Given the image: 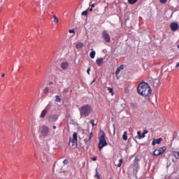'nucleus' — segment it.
Instances as JSON below:
<instances>
[{
	"instance_id": "nucleus-27",
	"label": "nucleus",
	"mask_w": 179,
	"mask_h": 179,
	"mask_svg": "<svg viewBox=\"0 0 179 179\" xmlns=\"http://www.w3.org/2000/svg\"><path fill=\"white\" fill-rule=\"evenodd\" d=\"M108 90L109 93H112V96L114 95V92H113V88H111V87H108Z\"/></svg>"
},
{
	"instance_id": "nucleus-38",
	"label": "nucleus",
	"mask_w": 179,
	"mask_h": 179,
	"mask_svg": "<svg viewBox=\"0 0 179 179\" xmlns=\"http://www.w3.org/2000/svg\"><path fill=\"white\" fill-rule=\"evenodd\" d=\"M52 1V0H45V3H48Z\"/></svg>"
},
{
	"instance_id": "nucleus-9",
	"label": "nucleus",
	"mask_w": 179,
	"mask_h": 179,
	"mask_svg": "<svg viewBox=\"0 0 179 179\" xmlns=\"http://www.w3.org/2000/svg\"><path fill=\"white\" fill-rule=\"evenodd\" d=\"M84 142L85 143V145L83 146V149H84L85 150H87L89 149V146H90V140L85 138L84 140Z\"/></svg>"
},
{
	"instance_id": "nucleus-44",
	"label": "nucleus",
	"mask_w": 179,
	"mask_h": 179,
	"mask_svg": "<svg viewBox=\"0 0 179 179\" xmlns=\"http://www.w3.org/2000/svg\"><path fill=\"white\" fill-rule=\"evenodd\" d=\"M94 6H95V4H94V3H92V4L91 5V8H94Z\"/></svg>"
},
{
	"instance_id": "nucleus-24",
	"label": "nucleus",
	"mask_w": 179,
	"mask_h": 179,
	"mask_svg": "<svg viewBox=\"0 0 179 179\" xmlns=\"http://www.w3.org/2000/svg\"><path fill=\"white\" fill-rule=\"evenodd\" d=\"M95 171H96V174H95V176H94V178H98V179H101V178H100V175H99V172H97V169H96Z\"/></svg>"
},
{
	"instance_id": "nucleus-37",
	"label": "nucleus",
	"mask_w": 179,
	"mask_h": 179,
	"mask_svg": "<svg viewBox=\"0 0 179 179\" xmlns=\"http://www.w3.org/2000/svg\"><path fill=\"white\" fill-rule=\"evenodd\" d=\"M87 73H88V75H90V67L87 69Z\"/></svg>"
},
{
	"instance_id": "nucleus-23",
	"label": "nucleus",
	"mask_w": 179,
	"mask_h": 179,
	"mask_svg": "<svg viewBox=\"0 0 179 179\" xmlns=\"http://www.w3.org/2000/svg\"><path fill=\"white\" fill-rule=\"evenodd\" d=\"M55 101H56L57 103H61V98L59 97V95H57V96H55Z\"/></svg>"
},
{
	"instance_id": "nucleus-29",
	"label": "nucleus",
	"mask_w": 179,
	"mask_h": 179,
	"mask_svg": "<svg viewBox=\"0 0 179 179\" xmlns=\"http://www.w3.org/2000/svg\"><path fill=\"white\" fill-rule=\"evenodd\" d=\"M139 162H141V159L139 158H138V157H136V158L134 159V163L138 164V163H139Z\"/></svg>"
},
{
	"instance_id": "nucleus-45",
	"label": "nucleus",
	"mask_w": 179,
	"mask_h": 179,
	"mask_svg": "<svg viewBox=\"0 0 179 179\" xmlns=\"http://www.w3.org/2000/svg\"><path fill=\"white\" fill-rule=\"evenodd\" d=\"M178 66H179V62H178V63L176 64V68H178Z\"/></svg>"
},
{
	"instance_id": "nucleus-4",
	"label": "nucleus",
	"mask_w": 179,
	"mask_h": 179,
	"mask_svg": "<svg viewBox=\"0 0 179 179\" xmlns=\"http://www.w3.org/2000/svg\"><path fill=\"white\" fill-rule=\"evenodd\" d=\"M99 139V150H101L104 148V146H107V141H106V134H104V131H101Z\"/></svg>"
},
{
	"instance_id": "nucleus-46",
	"label": "nucleus",
	"mask_w": 179,
	"mask_h": 179,
	"mask_svg": "<svg viewBox=\"0 0 179 179\" xmlns=\"http://www.w3.org/2000/svg\"><path fill=\"white\" fill-rule=\"evenodd\" d=\"M94 82H96V79L93 80V81L91 83V85H93Z\"/></svg>"
},
{
	"instance_id": "nucleus-52",
	"label": "nucleus",
	"mask_w": 179,
	"mask_h": 179,
	"mask_svg": "<svg viewBox=\"0 0 179 179\" xmlns=\"http://www.w3.org/2000/svg\"><path fill=\"white\" fill-rule=\"evenodd\" d=\"M178 48H179V45H178Z\"/></svg>"
},
{
	"instance_id": "nucleus-26",
	"label": "nucleus",
	"mask_w": 179,
	"mask_h": 179,
	"mask_svg": "<svg viewBox=\"0 0 179 179\" xmlns=\"http://www.w3.org/2000/svg\"><path fill=\"white\" fill-rule=\"evenodd\" d=\"M48 92H50V88H48V87H46L43 90V93H45V94H47Z\"/></svg>"
},
{
	"instance_id": "nucleus-40",
	"label": "nucleus",
	"mask_w": 179,
	"mask_h": 179,
	"mask_svg": "<svg viewBox=\"0 0 179 179\" xmlns=\"http://www.w3.org/2000/svg\"><path fill=\"white\" fill-rule=\"evenodd\" d=\"M92 135H93V133H91L90 136H89V140L88 141H91L92 139Z\"/></svg>"
},
{
	"instance_id": "nucleus-7",
	"label": "nucleus",
	"mask_w": 179,
	"mask_h": 179,
	"mask_svg": "<svg viewBox=\"0 0 179 179\" xmlns=\"http://www.w3.org/2000/svg\"><path fill=\"white\" fill-rule=\"evenodd\" d=\"M57 120H58V115H55V114H52L50 115L48 117V121L49 122H56Z\"/></svg>"
},
{
	"instance_id": "nucleus-8",
	"label": "nucleus",
	"mask_w": 179,
	"mask_h": 179,
	"mask_svg": "<svg viewBox=\"0 0 179 179\" xmlns=\"http://www.w3.org/2000/svg\"><path fill=\"white\" fill-rule=\"evenodd\" d=\"M103 38L106 41V43H110L111 41V38L110 37V35L106 33V31H103Z\"/></svg>"
},
{
	"instance_id": "nucleus-50",
	"label": "nucleus",
	"mask_w": 179,
	"mask_h": 179,
	"mask_svg": "<svg viewBox=\"0 0 179 179\" xmlns=\"http://www.w3.org/2000/svg\"><path fill=\"white\" fill-rule=\"evenodd\" d=\"M3 77H5V73H3V74L1 75V78H3Z\"/></svg>"
},
{
	"instance_id": "nucleus-30",
	"label": "nucleus",
	"mask_w": 179,
	"mask_h": 179,
	"mask_svg": "<svg viewBox=\"0 0 179 179\" xmlns=\"http://www.w3.org/2000/svg\"><path fill=\"white\" fill-rule=\"evenodd\" d=\"M174 155H175V157L176 159H179V152L178 151L175 152Z\"/></svg>"
},
{
	"instance_id": "nucleus-36",
	"label": "nucleus",
	"mask_w": 179,
	"mask_h": 179,
	"mask_svg": "<svg viewBox=\"0 0 179 179\" xmlns=\"http://www.w3.org/2000/svg\"><path fill=\"white\" fill-rule=\"evenodd\" d=\"M161 3H166L167 0H160Z\"/></svg>"
},
{
	"instance_id": "nucleus-13",
	"label": "nucleus",
	"mask_w": 179,
	"mask_h": 179,
	"mask_svg": "<svg viewBox=\"0 0 179 179\" xmlns=\"http://www.w3.org/2000/svg\"><path fill=\"white\" fill-rule=\"evenodd\" d=\"M122 69H124V64H122L119 67H117L115 72L116 76H118V75H120V72H121Z\"/></svg>"
},
{
	"instance_id": "nucleus-39",
	"label": "nucleus",
	"mask_w": 179,
	"mask_h": 179,
	"mask_svg": "<svg viewBox=\"0 0 179 179\" xmlns=\"http://www.w3.org/2000/svg\"><path fill=\"white\" fill-rule=\"evenodd\" d=\"M69 33L72 34V33H75V30L74 29H70Z\"/></svg>"
},
{
	"instance_id": "nucleus-32",
	"label": "nucleus",
	"mask_w": 179,
	"mask_h": 179,
	"mask_svg": "<svg viewBox=\"0 0 179 179\" xmlns=\"http://www.w3.org/2000/svg\"><path fill=\"white\" fill-rule=\"evenodd\" d=\"M157 85H159V81H157V80H155L154 86H155V87H157Z\"/></svg>"
},
{
	"instance_id": "nucleus-20",
	"label": "nucleus",
	"mask_w": 179,
	"mask_h": 179,
	"mask_svg": "<svg viewBox=\"0 0 179 179\" xmlns=\"http://www.w3.org/2000/svg\"><path fill=\"white\" fill-rule=\"evenodd\" d=\"M96 57V51L93 50L90 53V57L93 59Z\"/></svg>"
},
{
	"instance_id": "nucleus-6",
	"label": "nucleus",
	"mask_w": 179,
	"mask_h": 179,
	"mask_svg": "<svg viewBox=\"0 0 179 179\" xmlns=\"http://www.w3.org/2000/svg\"><path fill=\"white\" fill-rule=\"evenodd\" d=\"M41 134L43 136H48V134H50V128L47 126H43L41 128Z\"/></svg>"
},
{
	"instance_id": "nucleus-11",
	"label": "nucleus",
	"mask_w": 179,
	"mask_h": 179,
	"mask_svg": "<svg viewBox=\"0 0 179 179\" xmlns=\"http://www.w3.org/2000/svg\"><path fill=\"white\" fill-rule=\"evenodd\" d=\"M47 108H48V106L41 112V118H45V115H47V113H48Z\"/></svg>"
},
{
	"instance_id": "nucleus-48",
	"label": "nucleus",
	"mask_w": 179,
	"mask_h": 179,
	"mask_svg": "<svg viewBox=\"0 0 179 179\" xmlns=\"http://www.w3.org/2000/svg\"><path fill=\"white\" fill-rule=\"evenodd\" d=\"M54 85V83L50 82V83H49V85Z\"/></svg>"
},
{
	"instance_id": "nucleus-21",
	"label": "nucleus",
	"mask_w": 179,
	"mask_h": 179,
	"mask_svg": "<svg viewBox=\"0 0 179 179\" xmlns=\"http://www.w3.org/2000/svg\"><path fill=\"white\" fill-rule=\"evenodd\" d=\"M128 2L130 5H134V3H136V2H138V0H128Z\"/></svg>"
},
{
	"instance_id": "nucleus-12",
	"label": "nucleus",
	"mask_w": 179,
	"mask_h": 179,
	"mask_svg": "<svg viewBox=\"0 0 179 179\" xmlns=\"http://www.w3.org/2000/svg\"><path fill=\"white\" fill-rule=\"evenodd\" d=\"M103 62H104V58L100 57L96 59V64L98 65V66H101V65H103Z\"/></svg>"
},
{
	"instance_id": "nucleus-5",
	"label": "nucleus",
	"mask_w": 179,
	"mask_h": 179,
	"mask_svg": "<svg viewBox=\"0 0 179 179\" xmlns=\"http://www.w3.org/2000/svg\"><path fill=\"white\" fill-rule=\"evenodd\" d=\"M167 150V147L164 146V147H162L159 148V149H156L153 152L152 155L154 156H160V155H163V152Z\"/></svg>"
},
{
	"instance_id": "nucleus-14",
	"label": "nucleus",
	"mask_w": 179,
	"mask_h": 179,
	"mask_svg": "<svg viewBox=\"0 0 179 179\" xmlns=\"http://www.w3.org/2000/svg\"><path fill=\"white\" fill-rule=\"evenodd\" d=\"M68 66H69V64H68V62H62L61 64V67L62 69H66V68H68Z\"/></svg>"
},
{
	"instance_id": "nucleus-35",
	"label": "nucleus",
	"mask_w": 179,
	"mask_h": 179,
	"mask_svg": "<svg viewBox=\"0 0 179 179\" xmlns=\"http://www.w3.org/2000/svg\"><path fill=\"white\" fill-rule=\"evenodd\" d=\"M96 160H97V157H94L92 158V162H96Z\"/></svg>"
},
{
	"instance_id": "nucleus-3",
	"label": "nucleus",
	"mask_w": 179,
	"mask_h": 179,
	"mask_svg": "<svg viewBox=\"0 0 179 179\" xmlns=\"http://www.w3.org/2000/svg\"><path fill=\"white\" fill-rule=\"evenodd\" d=\"M69 145L71 149H76L78 147V133L74 132L73 134V138H69Z\"/></svg>"
},
{
	"instance_id": "nucleus-31",
	"label": "nucleus",
	"mask_w": 179,
	"mask_h": 179,
	"mask_svg": "<svg viewBox=\"0 0 179 179\" xmlns=\"http://www.w3.org/2000/svg\"><path fill=\"white\" fill-rule=\"evenodd\" d=\"M87 10H86L85 11H83L82 12V16H87Z\"/></svg>"
},
{
	"instance_id": "nucleus-25",
	"label": "nucleus",
	"mask_w": 179,
	"mask_h": 179,
	"mask_svg": "<svg viewBox=\"0 0 179 179\" xmlns=\"http://www.w3.org/2000/svg\"><path fill=\"white\" fill-rule=\"evenodd\" d=\"M163 141V138H159L158 139H156L155 142L157 145H159V143Z\"/></svg>"
},
{
	"instance_id": "nucleus-22",
	"label": "nucleus",
	"mask_w": 179,
	"mask_h": 179,
	"mask_svg": "<svg viewBox=\"0 0 179 179\" xmlns=\"http://www.w3.org/2000/svg\"><path fill=\"white\" fill-rule=\"evenodd\" d=\"M131 107L134 109H136V108H138V104H136V103H131Z\"/></svg>"
},
{
	"instance_id": "nucleus-43",
	"label": "nucleus",
	"mask_w": 179,
	"mask_h": 179,
	"mask_svg": "<svg viewBox=\"0 0 179 179\" xmlns=\"http://www.w3.org/2000/svg\"><path fill=\"white\" fill-rule=\"evenodd\" d=\"M148 132H149L148 130H144L143 133H144L146 135V134H148Z\"/></svg>"
},
{
	"instance_id": "nucleus-28",
	"label": "nucleus",
	"mask_w": 179,
	"mask_h": 179,
	"mask_svg": "<svg viewBox=\"0 0 179 179\" xmlns=\"http://www.w3.org/2000/svg\"><path fill=\"white\" fill-rule=\"evenodd\" d=\"M68 92H69V88H64V89L63 90V93H64V94H67Z\"/></svg>"
},
{
	"instance_id": "nucleus-53",
	"label": "nucleus",
	"mask_w": 179,
	"mask_h": 179,
	"mask_svg": "<svg viewBox=\"0 0 179 179\" xmlns=\"http://www.w3.org/2000/svg\"><path fill=\"white\" fill-rule=\"evenodd\" d=\"M109 179H111V178H109Z\"/></svg>"
},
{
	"instance_id": "nucleus-42",
	"label": "nucleus",
	"mask_w": 179,
	"mask_h": 179,
	"mask_svg": "<svg viewBox=\"0 0 179 179\" xmlns=\"http://www.w3.org/2000/svg\"><path fill=\"white\" fill-rule=\"evenodd\" d=\"M145 135H146L145 134L143 133V134H141V138H145Z\"/></svg>"
},
{
	"instance_id": "nucleus-17",
	"label": "nucleus",
	"mask_w": 179,
	"mask_h": 179,
	"mask_svg": "<svg viewBox=\"0 0 179 179\" xmlns=\"http://www.w3.org/2000/svg\"><path fill=\"white\" fill-rule=\"evenodd\" d=\"M137 135L136 136V139H142V133L141 132V131H137Z\"/></svg>"
},
{
	"instance_id": "nucleus-33",
	"label": "nucleus",
	"mask_w": 179,
	"mask_h": 179,
	"mask_svg": "<svg viewBox=\"0 0 179 179\" xmlns=\"http://www.w3.org/2000/svg\"><path fill=\"white\" fill-rule=\"evenodd\" d=\"M156 138H154L153 139V141H152V146H155V145H156Z\"/></svg>"
},
{
	"instance_id": "nucleus-10",
	"label": "nucleus",
	"mask_w": 179,
	"mask_h": 179,
	"mask_svg": "<svg viewBox=\"0 0 179 179\" xmlns=\"http://www.w3.org/2000/svg\"><path fill=\"white\" fill-rule=\"evenodd\" d=\"M178 27H179V25H178V23L177 22H173L171 24V29L172 31H177V29H178Z\"/></svg>"
},
{
	"instance_id": "nucleus-18",
	"label": "nucleus",
	"mask_w": 179,
	"mask_h": 179,
	"mask_svg": "<svg viewBox=\"0 0 179 179\" xmlns=\"http://www.w3.org/2000/svg\"><path fill=\"white\" fill-rule=\"evenodd\" d=\"M122 139H124V141H127L128 139V133H127V131L124 132Z\"/></svg>"
},
{
	"instance_id": "nucleus-16",
	"label": "nucleus",
	"mask_w": 179,
	"mask_h": 179,
	"mask_svg": "<svg viewBox=\"0 0 179 179\" xmlns=\"http://www.w3.org/2000/svg\"><path fill=\"white\" fill-rule=\"evenodd\" d=\"M53 18H54V23H55V24H58V23H59V20L57 18V15H53Z\"/></svg>"
},
{
	"instance_id": "nucleus-47",
	"label": "nucleus",
	"mask_w": 179,
	"mask_h": 179,
	"mask_svg": "<svg viewBox=\"0 0 179 179\" xmlns=\"http://www.w3.org/2000/svg\"><path fill=\"white\" fill-rule=\"evenodd\" d=\"M90 12H93V8H90Z\"/></svg>"
},
{
	"instance_id": "nucleus-1",
	"label": "nucleus",
	"mask_w": 179,
	"mask_h": 179,
	"mask_svg": "<svg viewBox=\"0 0 179 179\" xmlns=\"http://www.w3.org/2000/svg\"><path fill=\"white\" fill-rule=\"evenodd\" d=\"M137 91L139 94L144 96V97H148L150 94H152V88L149 86L148 83L141 82L138 87Z\"/></svg>"
},
{
	"instance_id": "nucleus-49",
	"label": "nucleus",
	"mask_w": 179,
	"mask_h": 179,
	"mask_svg": "<svg viewBox=\"0 0 179 179\" xmlns=\"http://www.w3.org/2000/svg\"><path fill=\"white\" fill-rule=\"evenodd\" d=\"M53 129H57V126L54 125L53 126Z\"/></svg>"
},
{
	"instance_id": "nucleus-2",
	"label": "nucleus",
	"mask_w": 179,
	"mask_h": 179,
	"mask_svg": "<svg viewBox=\"0 0 179 179\" xmlns=\"http://www.w3.org/2000/svg\"><path fill=\"white\" fill-rule=\"evenodd\" d=\"M93 113V108L89 105H83L80 109V115L81 118H87Z\"/></svg>"
},
{
	"instance_id": "nucleus-19",
	"label": "nucleus",
	"mask_w": 179,
	"mask_h": 179,
	"mask_svg": "<svg viewBox=\"0 0 179 179\" xmlns=\"http://www.w3.org/2000/svg\"><path fill=\"white\" fill-rule=\"evenodd\" d=\"M122 162H123V159H120L119 160V163L118 164H115V166H116V167H121V165L122 164Z\"/></svg>"
},
{
	"instance_id": "nucleus-51",
	"label": "nucleus",
	"mask_w": 179,
	"mask_h": 179,
	"mask_svg": "<svg viewBox=\"0 0 179 179\" xmlns=\"http://www.w3.org/2000/svg\"><path fill=\"white\" fill-rule=\"evenodd\" d=\"M59 171H60V173H61V171H62V169H60Z\"/></svg>"
},
{
	"instance_id": "nucleus-41",
	"label": "nucleus",
	"mask_w": 179,
	"mask_h": 179,
	"mask_svg": "<svg viewBox=\"0 0 179 179\" xmlns=\"http://www.w3.org/2000/svg\"><path fill=\"white\" fill-rule=\"evenodd\" d=\"M68 163V160L67 159H64L63 162L64 164H66Z\"/></svg>"
},
{
	"instance_id": "nucleus-15",
	"label": "nucleus",
	"mask_w": 179,
	"mask_h": 179,
	"mask_svg": "<svg viewBox=\"0 0 179 179\" xmlns=\"http://www.w3.org/2000/svg\"><path fill=\"white\" fill-rule=\"evenodd\" d=\"M76 48H77V50H80V48H83V43L81 42L76 43Z\"/></svg>"
},
{
	"instance_id": "nucleus-34",
	"label": "nucleus",
	"mask_w": 179,
	"mask_h": 179,
	"mask_svg": "<svg viewBox=\"0 0 179 179\" xmlns=\"http://www.w3.org/2000/svg\"><path fill=\"white\" fill-rule=\"evenodd\" d=\"M90 122L92 124V127H94V125H96V124H94V120H91L90 121Z\"/></svg>"
}]
</instances>
